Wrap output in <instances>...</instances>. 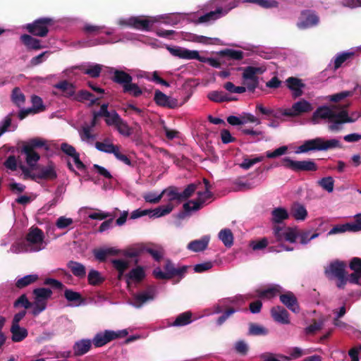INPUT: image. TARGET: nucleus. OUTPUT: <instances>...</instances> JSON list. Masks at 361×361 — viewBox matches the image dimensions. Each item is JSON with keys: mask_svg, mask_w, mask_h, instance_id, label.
Returning <instances> with one entry per match:
<instances>
[{"mask_svg": "<svg viewBox=\"0 0 361 361\" xmlns=\"http://www.w3.org/2000/svg\"><path fill=\"white\" fill-rule=\"evenodd\" d=\"M123 92L134 97H138L142 94L143 90L137 84L133 83V81H131L124 86Z\"/></svg>", "mask_w": 361, "mask_h": 361, "instance_id": "48", "label": "nucleus"}, {"mask_svg": "<svg viewBox=\"0 0 361 361\" xmlns=\"http://www.w3.org/2000/svg\"><path fill=\"white\" fill-rule=\"evenodd\" d=\"M54 20L48 17L40 18L35 20L33 23H29L26 25L27 31L37 37H46L49 32V26L54 24Z\"/></svg>", "mask_w": 361, "mask_h": 361, "instance_id": "6", "label": "nucleus"}, {"mask_svg": "<svg viewBox=\"0 0 361 361\" xmlns=\"http://www.w3.org/2000/svg\"><path fill=\"white\" fill-rule=\"evenodd\" d=\"M119 254L128 258L138 257L144 254V243H135L119 250Z\"/></svg>", "mask_w": 361, "mask_h": 361, "instance_id": "26", "label": "nucleus"}, {"mask_svg": "<svg viewBox=\"0 0 361 361\" xmlns=\"http://www.w3.org/2000/svg\"><path fill=\"white\" fill-rule=\"evenodd\" d=\"M290 214L296 220L303 221L307 216V211L303 205L297 203L291 207Z\"/></svg>", "mask_w": 361, "mask_h": 361, "instance_id": "44", "label": "nucleus"}, {"mask_svg": "<svg viewBox=\"0 0 361 361\" xmlns=\"http://www.w3.org/2000/svg\"><path fill=\"white\" fill-rule=\"evenodd\" d=\"M286 82L288 88L293 92L292 96L293 99L302 95V89L305 87V85L302 82V80L295 77H289L286 79Z\"/></svg>", "mask_w": 361, "mask_h": 361, "instance_id": "20", "label": "nucleus"}, {"mask_svg": "<svg viewBox=\"0 0 361 361\" xmlns=\"http://www.w3.org/2000/svg\"><path fill=\"white\" fill-rule=\"evenodd\" d=\"M357 90H359L360 94H361V86L356 85V86L352 90L343 91L338 92L334 94L328 96V99L332 102H338L346 97H352Z\"/></svg>", "mask_w": 361, "mask_h": 361, "instance_id": "33", "label": "nucleus"}, {"mask_svg": "<svg viewBox=\"0 0 361 361\" xmlns=\"http://www.w3.org/2000/svg\"><path fill=\"white\" fill-rule=\"evenodd\" d=\"M10 331L12 334L11 339L13 342H20L28 335L27 330L24 327H20V325L11 326Z\"/></svg>", "mask_w": 361, "mask_h": 361, "instance_id": "38", "label": "nucleus"}, {"mask_svg": "<svg viewBox=\"0 0 361 361\" xmlns=\"http://www.w3.org/2000/svg\"><path fill=\"white\" fill-rule=\"evenodd\" d=\"M87 281L89 284L92 286H98L104 281V278L101 276L98 271L92 269L88 274Z\"/></svg>", "mask_w": 361, "mask_h": 361, "instance_id": "54", "label": "nucleus"}, {"mask_svg": "<svg viewBox=\"0 0 361 361\" xmlns=\"http://www.w3.org/2000/svg\"><path fill=\"white\" fill-rule=\"evenodd\" d=\"M346 264L343 261L335 260L331 262L324 269V275L329 280H333L346 272Z\"/></svg>", "mask_w": 361, "mask_h": 361, "instance_id": "11", "label": "nucleus"}, {"mask_svg": "<svg viewBox=\"0 0 361 361\" xmlns=\"http://www.w3.org/2000/svg\"><path fill=\"white\" fill-rule=\"evenodd\" d=\"M336 114L337 113H336L331 107L327 106H322L318 107L317 110L313 113L312 120L314 123H318L319 118H328L330 121L331 118H334Z\"/></svg>", "mask_w": 361, "mask_h": 361, "instance_id": "22", "label": "nucleus"}, {"mask_svg": "<svg viewBox=\"0 0 361 361\" xmlns=\"http://www.w3.org/2000/svg\"><path fill=\"white\" fill-rule=\"evenodd\" d=\"M354 55L353 52H343L338 55L334 61V68L338 69L348 59Z\"/></svg>", "mask_w": 361, "mask_h": 361, "instance_id": "63", "label": "nucleus"}, {"mask_svg": "<svg viewBox=\"0 0 361 361\" xmlns=\"http://www.w3.org/2000/svg\"><path fill=\"white\" fill-rule=\"evenodd\" d=\"M335 148H342V144L337 139L325 140L323 137L305 140L300 145L296 153H307L310 151H327Z\"/></svg>", "mask_w": 361, "mask_h": 361, "instance_id": "2", "label": "nucleus"}, {"mask_svg": "<svg viewBox=\"0 0 361 361\" xmlns=\"http://www.w3.org/2000/svg\"><path fill=\"white\" fill-rule=\"evenodd\" d=\"M145 277V272L142 267L138 266L132 270H130L126 275V283L129 286L130 281H135L137 283L141 282Z\"/></svg>", "mask_w": 361, "mask_h": 361, "instance_id": "29", "label": "nucleus"}, {"mask_svg": "<svg viewBox=\"0 0 361 361\" xmlns=\"http://www.w3.org/2000/svg\"><path fill=\"white\" fill-rule=\"evenodd\" d=\"M167 50L174 56L185 59H197L199 61H204L200 56L197 51H191L180 47H166Z\"/></svg>", "mask_w": 361, "mask_h": 361, "instance_id": "13", "label": "nucleus"}, {"mask_svg": "<svg viewBox=\"0 0 361 361\" xmlns=\"http://www.w3.org/2000/svg\"><path fill=\"white\" fill-rule=\"evenodd\" d=\"M93 255L97 260L100 262H104L106 260L109 256H114L119 254V250H116L114 247L108 248H98L94 249L92 251Z\"/></svg>", "mask_w": 361, "mask_h": 361, "instance_id": "28", "label": "nucleus"}, {"mask_svg": "<svg viewBox=\"0 0 361 361\" xmlns=\"http://www.w3.org/2000/svg\"><path fill=\"white\" fill-rule=\"evenodd\" d=\"M154 297L155 290L154 288L149 287L146 291L139 293L134 295L133 305L136 308H140L144 304L153 300Z\"/></svg>", "mask_w": 361, "mask_h": 361, "instance_id": "18", "label": "nucleus"}, {"mask_svg": "<svg viewBox=\"0 0 361 361\" xmlns=\"http://www.w3.org/2000/svg\"><path fill=\"white\" fill-rule=\"evenodd\" d=\"M279 299L281 302L290 311L294 313H298L300 312L298 299L293 292L287 291L286 293L280 295Z\"/></svg>", "mask_w": 361, "mask_h": 361, "instance_id": "19", "label": "nucleus"}, {"mask_svg": "<svg viewBox=\"0 0 361 361\" xmlns=\"http://www.w3.org/2000/svg\"><path fill=\"white\" fill-rule=\"evenodd\" d=\"M154 23V20L149 19L145 16H137L130 18L128 20L123 22L122 24L137 30L149 31Z\"/></svg>", "mask_w": 361, "mask_h": 361, "instance_id": "14", "label": "nucleus"}, {"mask_svg": "<svg viewBox=\"0 0 361 361\" xmlns=\"http://www.w3.org/2000/svg\"><path fill=\"white\" fill-rule=\"evenodd\" d=\"M148 253L156 262H160L164 255V248L157 244L154 243H144V253Z\"/></svg>", "mask_w": 361, "mask_h": 361, "instance_id": "25", "label": "nucleus"}, {"mask_svg": "<svg viewBox=\"0 0 361 361\" xmlns=\"http://www.w3.org/2000/svg\"><path fill=\"white\" fill-rule=\"evenodd\" d=\"M55 88L60 90L66 97H73L75 94V87L67 80H63L54 85Z\"/></svg>", "mask_w": 361, "mask_h": 361, "instance_id": "36", "label": "nucleus"}, {"mask_svg": "<svg viewBox=\"0 0 361 361\" xmlns=\"http://www.w3.org/2000/svg\"><path fill=\"white\" fill-rule=\"evenodd\" d=\"M38 280V276L37 274L26 275L22 278L16 280L15 286L18 289H23Z\"/></svg>", "mask_w": 361, "mask_h": 361, "instance_id": "43", "label": "nucleus"}, {"mask_svg": "<svg viewBox=\"0 0 361 361\" xmlns=\"http://www.w3.org/2000/svg\"><path fill=\"white\" fill-rule=\"evenodd\" d=\"M272 221L276 224H280L289 217L287 210L283 207L275 208L271 212Z\"/></svg>", "mask_w": 361, "mask_h": 361, "instance_id": "49", "label": "nucleus"}, {"mask_svg": "<svg viewBox=\"0 0 361 361\" xmlns=\"http://www.w3.org/2000/svg\"><path fill=\"white\" fill-rule=\"evenodd\" d=\"M102 70V66L100 64H94L90 66L89 68L83 69L85 74L90 75L91 78H96L100 75Z\"/></svg>", "mask_w": 361, "mask_h": 361, "instance_id": "59", "label": "nucleus"}, {"mask_svg": "<svg viewBox=\"0 0 361 361\" xmlns=\"http://www.w3.org/2000/svg\"><path fill=\"white\" fill-rule=\"evenodd\" d=\"M192 314L190 311L183 312L177 316L171 326H183L192 322Z\"/></svg>", "mask_w": 361, "mask_h": 361, "instance_id": "40", "label": "nucleus"}, {"mask_svg": "<svg viewBox=\"0 0 361 361\" xmlns=\"http://www.w3.org/2000/svg\"><path fill=\"white\" fill-rule=\"evenodd\" d=\"M37 176L39 179L53 180L57 178V173L54 166L51 163L47 166L42 167Z\"/></svg>", "mask_w": 361, "mask_h": 361, "instance_id": "31", "label": "nucleus"}, {"mask_svg": "<svg viewBox=\"0 0 361 361\" xmlns=\"http://www.w3.org/2000/svg\"><path fill=\"white\" fill-rule=\"evenodd\" d=\"M128 334L126 329L114 331L105 330L103 332L97 333L92 339V343L96 348L105 345L108 343L120 338H124Z\"/></svg>", "mask_w": 361, "mask_h": 361, "instance_id": "5", "label": "nucleus"}, {"mask_svg": "<svg viewBox=\"0 0 361 361\" xmlns=\"http://www.w3.org/2000/svg\"><path fill=\"white\" fill-rule=\"evenodd\" d=\"M21 42L30 49L39 50L44 47L41 45V41L32 36L24 34L20 37Z\"/></svg>", "mask_w": 361, "mask_h": 361, "instance_id": "37", "label": "nucleus"}, {"mask_svg": "<svg viewBox=\"0 0 361 361\" xmlns=\"http://www.w3.org/2000/svg\"><path fill=\"white\" fill-rule=\"evenodd\" d=\"M111 80L113 82L118 84L122 87V88H123L125 85L133 81V77L124 71L114 69L113 71Z\"/></svg>", "mask_w": 361, "mask_h": 361, "instance_id": "27", "label": "nucleus"}, {"mask_svg": "<svg viewBox=\"0 0 361 361\" xmlns=\"http://www.w3.org/2000/svg\"><path fill=\"white\" fill-rule=\"evenodd\" d=\"M313 107L312 104L307 100L302 99L294 103L291 108L288 109V111L285 112L287 117H296L305 113L312 111Z\"/></svg>", "mask_w": 361, "mask_h": 361, "instance_id": "12", "label": "nucleus"}, {"mask_svg": "<svg viewBox=\"0 0 361 361\" xmlns=\"http://www.w3.org/2000/svg\"><path fill=\"white\" fill-rule=\"evenodd\" d=\"M154 101L157 105L169 109H176L180 106L177 99L167 96L159 90L154 92Z\"/></svg>", "mask_w": 361, "mask_h": 361, "instance_id": "15", "label": "nucleus"}, {"mask_svg": "<svg viewBox=\"0 0 361 361\" xmlns=\"http://www.w3.org/2000/svg\"><path fill=\"white\" fill-rule=\"evenodd\" d=\"M274 234L276 241L279 243H283L284 240L293 243L298 237V233L294 228L290 227L283 228L279 226L274 227Z\"/></svg>", "mask_w": 361, "mask_h": 361, "instance_id": "8", "label": "nucleus"}, {"mask_svg": "<svg viewBox=\"0 0 361 361\" xmlns=\"http://www.w3.org/2000/svg\"><path fill=\"white\" fill-rule=\"evenodd\" d=\"M64 297L69 302H78L79 304H81L84 301L80 293L73 291L71 289L66 288L65 290Z\"/></svg>", "mask_w": 361, "mask_h": 361, "instance_id": "55", "label": "nucleus"}, {"mask_svg": "<svg viewBox=\"0 0 361 361\" xmlns=\"http://www.w3.org/2000/svg\"><path fill=\"white\" fill-rule=\"evenodd\" d=\"M197 198L195 200H190L183 205V209L185 211H198L202 208L205 202L212 197L213 193L211 191H198L197 192Z\"/></svg>", "mask_w": 361, "mask_h": 361, "instance_id": "9", "label": "nucleus"}, {"mask_svg": "<svg viewBox=\"0 0 361 361\" xmlns=\"http://www.w3.org/2000/svg\"><path fill=\"white\" fill-rule=\"evenodd\" d=\"M32 302H30L25 294L21 295L17 300L13 302V307L18 308L19 307H23L25 310L31 308Z\"/></svg>", "mask_w": 361, "mask_h": 361, "instance_id": "61", "label": "nucleus"}, {"mask_svg": "<svg viewBox=\"0 0 361 361\" xmlns=\"http://www.w3.org/2000/svg\"><path fill=\"white\" fill-rule=\"evenodd\" d=\"M111 262L118 273L121 274H123L125 271L129 267V262L123 259H114Z\"/></svg>", "mask_w": 361, "mask_h": 361, "instance_id": "60", "label": "nucleus"}, {"mask_svg": "<svg viewBox=\"0 0 361 361\" xmlns=\"http://www.w3.org/2000/svg\"><path fill=\"white\" fill-rule=\"evenodd\" d=\"M109 140L106 139L104 142H96L95 147L100 152H103L108 154H113L118 147V145H115L112 143H108Z\"/></svg>", "mask_w": 361, "mask_h": 361, "instance_id": "52", "label": "nucleus"}, {"mask_svg": "<svg viewBox=\"0 0 361 361\" xmlns=\"http://www.w3.org/2000/svg\"><path fill=\"white\" fill-rule=\"evenodd\" d=\"M298 237H300V243L302 245H306L311 240L317 238L319 235V233L315 232V233L311 234L310 231H302L300 232L299 233H298Z\"/></svg>", "mask_w": 361, "mask_h": 361, "instance_id": "58", "label": "nucleus"}, {"mask_svg": "<svg viewBox=\"0 0 361 361\" xmlns=\"http://www.w3.org/2000/svg\"><path fill=\"white\" fill-rule=\"evenodd\" d=\"M219 238L222 241L224 245L230 247L233 244V235L229 228H224L219 233Z\"/></svg>", "mask_w": 361, "mask_h": 361, "instance_id": "51", "label": "nucleus"}, {"mask_svg": "<svg viewBox=\"0 0 361 361\" xmlns=\"http://www.w3.org/2000/svg\"><path fill=\"white\" fill-rule=\"evenodd\" d=\"M92 342L89 339H82L75 343L73 350L75 356H81L87 353L91 348Z\"/></svg>", "mask_w": 361, "mask_h": 361, "instance_id": "32", "label": "nucleus"}, {"mask_svg": "<svg viewBox=\"0 0 361 361\" xmlns=\"http://www.w3.org/2000/svg\"><path fill=\"white\" fill-rule=\"evenodd\" d=\"M281 289L280 286L276 285L264 290L257 289L255 292L257 296L260 298L271 299L275 297L278 293L281 292Z\"/></svg>", "mask_w": 361, "mask_h": 361, "instance_id": "39", "label": "nucleus"}, {"mask_svg": "<svg viewBox=\"0 0 361 361\" xmlns=\"http://www.w3.org/2000/svg\"><path fill=\"white\" fill-rule=\"evenodd\" d=\"M356 121V118H353L349 116L348 111L343 109L336 114L334 118H331L329 121L331 123L329 126V130L332 132L339 131L342 129L341 125L346 123H353Z\"/></svg>", "mask_w": 361, "mask_h": 361, "instance_id": "10", "label": "nucleus"}, {"mask_svg": "<svg viewBox=\"0 0 361 361\" xmlns=\"http://www.w3.org/2000/svg\"><path fill=\"white\" fill-rule=\"evenodd\" d=\"M209 238L203 236L201 239L195 240L188 243L187 247L188 250L197 252L204 250L209 244Z\"/></svg>", "mask_w": 361, "mask_h": 361, "instance_id": "35", "label": "nucleus"}, {"mask_svg": "<svg viewBox=\"0 0 361 361\" xmlns=\"http://www.w3.org/2000/svg\"><path fill=\"white\" fill-rule=\"evenodd\" d=\"M67 267L78 278L82 279L86 276L85 267L78 262L71 260L68 262Z\"/></svg>", "mask_w": 361, "mask_h": 361, "instance_id": "34", "label": "nucleus"}, {"mask_svg": "<svg viewBox=\"0 0 361 361\" xmlns=\"http://www.w3.org/2000/svg\"><path fill=\"white\" fill-rule=\"evenodd\" d=\"M208 98L214 102H223L231 100L223 91H212L208 94Z\"/></svg>", "mask_w": 361, "mask_h": 361, "instance_id": "56", "label": "nucleus"}, {"mask_svg": "<svg viewBox=\"0 0 361 361\" xmlns=\"http://www.w3.org/2000/svg\"><path fill=\"white\" fill-rule=\"evenodd\" d=\"M23 147L32 150L37 148H44L46 150L49 149V146L47 145L46 140L40 137L30 139L23 145Z\"/></svg>", "mask_w": 361, "mask_h": 361, "instance_id": "47", "label": "nucleus"}, {"mask_svg": "<svg viewBox=\"0 0 361 361\" xmlns=\"http://www.w3.org/2000/svg\"><path fill=\"white\" fill-rule=\"evenodd\" d=\"M46 301H38L35 300V302L32 303L31 313L35 317L37 316L46 309Z\"/></svg>", "mask_w": 361, "mask_h": 361, "instance_id": "64", "label": "nucleus"}, {"mask_svg": "<svg viewBox=\"0 0 361 361\" xmlns=\"http://www.w3.org/2000/svg\"><path fill=\"white\" fill-rule=\"evenodd\" d=\"M188 268V266L176 268L170 259H166L164 267L165 272H163L160 268L157 267L153 270V276L157 279L169 280L175 276H178L181 279L187 272Z\"/></svg>", "mask_w": 361, "mask_h": 361, "instance_id": "4", "label": "nucleus"}, {"mask_svg": "<svg viewBox=\"0 0 361 361\" xmlns=\"http://www.w3.org/2000/svg\"><path fill=\"white\" fill-rule=\"evenodd\" d=\"M264 71L261 67L247 66L243 68V79L244 80H248L250 79L258 78L257 74H262Z\"/></svg>", "mask_w": 361, "mask_h": 361, "instance_id": "41", "label": "nucleus"}, {"mask_svg": "<svg viewBox=\"0 0 361 361\" xmlns=\"http://www.w3.org/2000/svg\"><path fill=\"white\" fill-rule=\"evenodd\" d=\"M22 152L26 155V162L31 168L34 167L39 160V154L35 150L23 147Z\"/></svg>", "mask_w": 361, "mask_h": 361, "instance_id": "45", "label": "nucleus"}, {"mask_svg": "<svg viewBox=\"0 0 361 361\" xmlns=\"http://www.w3.org/2000/svg\"><path fill=\"white\" fill-rule=\"evenodd\" d=\"M116 129L118 132L126 137H128L131 135L132 130L130 127L128 125V123L121 118L117 124L115 126Z\"/></svg>", "mask_w": 361, "mask_h": 361, "instance_id": "57", "label": "nucleus"}, {"mask_svg": "<svg viewBox=\"0 0 361 361\" xmlns=\"http://www.w3.org/2000/svg\"><path fill=\"white\" fill-rule=\"evenodd\" d=\"M360 231V228L353 223H346L344 224H337L334 226L328 233V235H332L338 233H345L346 231L357 232Z\"/></svg>", "mask_w": 361, "mask_h": 361, "instance_id": "30", "label": "nucleus"}, {"mask_svg": "<svg viewBox=\"0 0 361 361\" xmlns=\"http://www.w3.org/2000/svg\"><path fill=\"white\" fill-rule=\"evenodd\" d=\"M319 185L325 190L331 192L334 190V180L332 177L328 176L319 180Z\"/></svg>", "mask_w": 361, "mask_h": 361, "instance_id": "62", "label": "nucleus"}, {"mask_svg": "<svg viewBox=\"0 0 361 361\" xmlns=\"http://www.w3.org/2000/svg\"><path fill=\"white\" fill-rule=\"evenodd\" d=\"M11 99L12 102L18 107H21L25 102V97L20 89L18 87H14L12 90Z\"/></svg>", "mask_w": 361, "mask_h": 361, "instance_id": "50", "label": "nucleus"}, {"mask_svg": "<svg viewBox=\"0 0 361 361\" xmlns=\"http://www.w3.org/2000/svg\"><path fill=\"white\" fill-rule=\"evenodd\" d=\"M281 165L295 172L316 171L318 169L317 164L312 160L293 161L289 157L282 159Z\"/></svg>", "mask_w": 361, "mask_h": 361, "instance_id": "7", "label": "nucleus"}, {"mask_svg": "<svg viewBox=\"0 0 361 361\" xmlns=\"http://www.w3.org/2000/svg\"><path fill=\"white\" fill-rule=\"evenodd\" d=\"M33 294L36 300L46 301L51 296L52 291L49 288H38L33 290Z\"/></svg>", "mask_w": 361, "mask_h": 361, "instance_id": "53", "label": "nucleus"}, {"mask_svg": "<svg viewBox=\"0 0 361 361\" xmlns=\"http://www.w3.org/2000/svg\"><path fill=\"white\" fill-rule=\"evenodd\" d=\"M200 185L201 183L200 181L190 183L181 192H179L177 187L169 186L164 189L161 194L162 197L166 195L168 197L169 203L173 205L172 204L173 201H177L178 203H180L191 197Z\"/></svg>", "mask_w": 361, "mask_h": 361, "instance_id": "3", "label": "nucleus"}, {"mask_svg": "<svg viewBox=\"0 0 361 361\" xmlns=\"http://www.w3.org/2000/svg\"><path fill=\"white\" fill-rule=\"evenodd\" d=\"M228 11L229 9L226 10L224 9L221 7H219L215 11L208 12L199 17L198 19L197 20V23H204L219 19L221 17L226 16L228 13Z\"/></svg>", "mask_w": 361, "mask_h": 361, "instance_id": "23", "label": "nucleus"}, {"mask_svg": "<svg viewBox=\"0 0 361 361\" xmlns=\"http://www.w3.org/2000/svg\"><path fill=\"white\" fill-rule=\"evenodd\" d=\"M173 208V205L171 203H168L166 205L159 206L154 209L141 210V215L142 216H144L147 214H151V217H161L169 214Z\"/></svg>", "mask_w": 361, "mask_h": 361, "instance_id": "24", "label": "nucleus"}, {"mask_svg": "<svg viewBox=\"0 0 361 361\" xmlns=\"http://www.w3.org/2000/svg\"><path fill=\"white\" fill-rule=\"evenodd\" d=\"M44 238V233L40 228L32 227L26 235L25 241L18 243L13 252H38L43 248Z\"/></svg>", "mask_w": 361, "mask_h": 361, "instance_id": "1", "label": "nucleus"}, {"mask_svg": "<svg viewBox=\"0 0 361 361\" xmlns=\"http://www.w3.org/2000/svg\"><path fill=\"white\" fill-rule=\"evenodd\" d=\"M269 334V330L262 325L251 322L249 324L247 334L249 336H266Z\"/></svg>", "mask_w": 361, "mask_h": 361, "instance_id": "46", "label": "nucleus"}, {"mask_svg": "<svg viewBox=\"0 0 361 361\" xmlns=\"http://www.w3.org/2000/svg\"><path fill=\"white\" fill-rule=\"evenodd\" d=\"M319 18L314 12L310 11H303L301 13L300 21L297 26L300 29H307L317 25L319 23Z\"/></svg>", "mask_w": 361, "mask_h": 361, "instance_id": "16", "label": "nucleus"}, {"mask_svg": "<svg viewBox=\"0 0 361 361\" xmlns=\"http://www.w3.org/2000/svg\"><path fill=\"white\" fill-rule=\"evenodd\" d=\"M271 315L273 319L280 324H290L289 314L288 311L282 306H275L271 309Z\"/></svg>", "mask_w": 361, "mask_h": 361, "instance_id": "21", "label": "nucleus"}, {"mask_svg": "<svg viewBox=\"0 0 361 361\" xmlns=\"http://www.w3.org/2000/svg\"><path fill=\"white\" fill-rule=\"evenodd\" d=\"M349 268L353 271L349 275V282L359 285L361 279V258L353 257L349 262Z\"/></svg>", "mask_w": 361, "mask_h": 361, "instance_id": "17", "label": "nucleus"}, {"mask_svg": "<svg viewBox=\"0 0 361 361\" xmlns=\"http://www.w3.org/2000/svg\"><path fill=\"white\" fill-rule=\"evenodd\" d=\"M219 55L221 57L228 58V59L240 61L243 59L244 52L240 50L226 49L220 51Z\"/></svg>", "mask_w": 361, "mask_h": 361, "instance_id": "42", "label": "nucleus"}]
</instances>
